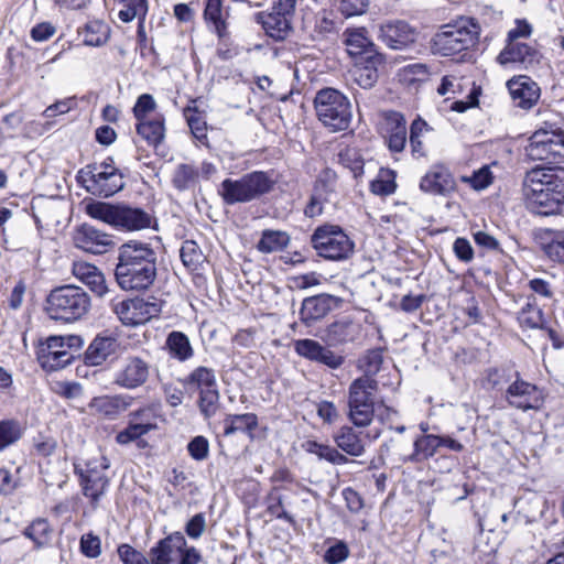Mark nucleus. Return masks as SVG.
I'll return each instance as SVG.
<instances>
[{"label":"nucleus","instance_id":"24","mask_svg":"<svg viewBox=\"0 0 564 564\" xmlns=\"http://www.w3.org/2000/svg\"><path fill=\"white\" fill-rule=\"evenodd\" d=\"M338 305V299L328 294H318L306 297L300 310L301 321L310 326L324 318L332 310Z\"/></svg>","mask_w":564,"mask_h":564},{"label":"nucleus","instance_id":"40","mask_svg":"<svg viewBox=\"0 0 564 564\" xmlns=\"http://www.w3.org/2000/svg\"><path fill=\"white\" fill-rule=\"evenodd\" d=\"M541 246L552 261L564 263V231L545 230L541 237Z\"/></svg>","mask_w":564,"mask_h":564},{"label":"nucleus","instance_id":"29","mask_svg":"<svg viewBox=\"0 0 564 564\" xmlns=\"http://www.w3.org/2000/svg\"><path fill=\"white\" fill-rule=\"evenodd\" d=\"M438 435L422 434L413 440V449L409 454H400V460L406 463H423L433 457L438 449Z\"/></svg>","mask_w":564,"mask_h":564},{"label":"nucleus","instance_id":"58","mask_svg":"<svg viewBox=\"0 0 564 564\" xmlns=\"http://www.w3.org/2000/svg\"><path fill=\"white\" fill-rule=\"evenodd\" d=\"M460 181L476 191H482L492 184L494 174L488 165H484L470 176H462Z\"/></svg>","mask_w":564,"mask_h":564},{"label":"nucleus","instance_id":"47","mask_svg":"<svg viewBox=\"0 0 564 564\" xmlns=\"http://www.w3.org/2000/svg\"><path fill=\"white\" fill-rule=\"evenodd\" d=\"M109 460L104 455H98L88 459L83 464H75V473L79 475V477L86 478H107L106 470L109 468Z\"/></svg>","mask_w":564,"mask_h":564},{"label":"nucleus","instance_id":"27","mask_svg":"<svg viewBox=\"0 0 564 564\" xmlns=\"http://www.w3.org/2000/svg\"><path fill=\"white\" fill-rule=\"evenodd\" d=\"M72 272L76 279L86 284L97 296L101 297L108 293L106 279L94 264L85 261H74Z\"/></svg>","mask_w":564,"mask_h":564},{"label":"nucleus","instance_id":"17","mask_svg":"<svg viewBox=\"0 0 564 564\" xmlns=\"http://www.w3.org/2000/svg\"><path fill=\"white\" fill-rule=\"evenodd\" d=\"M73 239L77 248L94 254L106 253L113 246L110 235L87 224L76 229Z\"/></svg>","mask_w":564,"mask_h":564},{"label":"nucleus","instance_id":"31","mask_svg":"<svg viewBox=\"0 0 564 564\" xmlns=\"http://www.w3.org/2000/svg\"><path fill=\"white\" fill-rule=\"evenodd\" d=\"M151 216L141 208L119 205L116 227L126 230H141L151 226Z\"/></svg>","mask_w":564,"mask_h":564},{"label":"nucleus","instance_id":"2","mask_svg":"<svg viewBox=\"0 0 564 564\" xmlns=\"http://www.w3.org/2000/svg\"><path fill=\"white\" fill-rule=\"evenodd\" d=\"M115 275L122 290H147L156 278V252L149 243H123L119 248Z\"/></svg>","mask_w":564,"mask_h":564},{"label":"nucleus","instance_id":"8","mask_svg":"<svg viewBox=\"0 0 564 564\" xmlns=\"http://www.w3.org/2000/svg\"><path fill=\"white\" fill-rule=\"evenodd\" d=\"M480 26L473 18H460L455 23L442 26L433 37V50L443 56H449L473 46L479 36Z\"/></svg>","mask_w":564,"mask_h":564},{"label":"nucleus","instance_id":"59","mask_svg":"<svg viewBox=\"0 0 564 564\" xmlns=\"http://www.w3.org/2000/svg\"><path fill=\"white\" fill-rule=\"evenodd\" d=\"M518 321L521 326L527 328H538L543 324L542 311L531 303H528L518 314Z\"/></svg>","mask_w":564,"mask_h":564},{"label":"nucleus","instance_id":"53","mask_svg":"<svg viewBox=\"0 0 564 564\" xmlns=\"http://www.w3.org/2000/svg\"><path fill=\"white\" fill-rule=\"evenodd\" d=\"M80 486L85 497L89 498L93 503H97L104 496L108 485V478H89V476L79 477Z\"/></svg>","mask_w":564,"mask_h":564},{"label":"nucleus","instance_id":"64","mask_svg":"<svg viewBox=\"0 0 564 564\" xmlns=\"http://www.w3.org/2000/svg\"><path fill=\"white\" fill-rule=\"evenodd\" d=\"M118 555L124 564H152L141 552L128 544L118 547Z\"/></svg>","mask_w":564,"mask_h":564},{"label":"nucleus","instance_id":"57","mask_svg":"<svg viewBox=\"0 0 564 564\" xmlns=\"http://www.w3.org/2000/svg\"><path fill=\"white\" fill-rule=\"evenodd\" d=\"M431 72L425 64L415 63L403 67L400 72L401 80L408 85L424 83L430 78Z\"/></svg>","mask_w":564,"mask_h":564},{"label":"nucleus","instance_id":"34","mask_svg":"<svg viewBox=\"0 0 564 564\" xmlns=\"http://www.w3.org/2000/svg\"><path fill=\"white\" fill-rule=\"evenodd\" d=\"M228 17L229 8H224L223 0H206L204 19L220 39L227 35Z\"/></svg>","mask_w":564,"mask_h":564},{"label":"nucleus","instance_id":"63","mask_svg":"<svg viewBox=\"0 0 564 564\" xmlns=\"http://www.w3.org/2000/svg\"><path fill=\"white\" fill-rule=\"evenodd\" d=\"M191 457L195 460H204L209 454V444L204 436H195L187 445Z\"/></svg>","mask_w":564,"mask_h":564},{"label":"nucleus","instance_id":"6","mask_svg":"<svg viewBox=\"0 0 564 564\" xmlns=\"http://www.w3.org/2000/svg\"><path fill=\"white\" fill-rule=\"evenodd\" d=\"M274 184V180L268 172L253 171L238 180H224L220 184L219 195L227 205L249 203L270 193Z\"/></svg>","mask_w":564,"mask_h":564},{"label":"nucleus","instance_id":"60","mask_svg":"<svg viewBox=\"0 0 564 564\" xmlns=\"http://www.w3.org/2000/svg\"><path fill=\"white\" fill-rule=\"evenodd\" d=\"M326 195V185L324 183H316L314 193L304 210L307 217H317L323 213L324 202L327 200Z\"/></svg>","mask_w":564,"mask_h":564},{"label":"nucleus","instance_id":"12","mask_svg":"<svg viewBox=\"0 0 564 564\" xmlns=\"http://www.w3.org/2000/svg\"><path fill=\"white\" fill-rule=\"evenodd\" d=\"M78 336H52L37 349V360L47 371L59 370L72 362L74 354L72 347L80 345Z\"/></svg>","mask_w":564,"mask_h":564},{"label":"nucleus","instance_id":"16","mask_svg":"<svg viewBox=\"0 0 564 564\" xmlns=\"http://www.w3.org/2000/svg\"><path fill=\"white\" fill-rule=\"evenodd\" d=\"M505 398L510 406L522 411L536 410L543 402L539 389L534 384L520 379L519 373L507 387Z\"/></svg>","mask_w":564,"mask_h":564},{"label":"nucleus","instance_id":"56","mask_svg":"<svg viewBox=\"0 0 564 564\" xmlns=\"http://www.w3.org/2000/svg\"><path fill=\"white\" fill-rule=\"evenodd\" d=\"M383 361L380 349L368 350L358 361V368L364 372L362 377L373 378L380 371Z\"/></svg>","mask_w":564,"mask_h":564},{"label":"nucleus","instance_id":"42","mask_svg":"<svg viewBox=\"0 0 564 564\" xmlns=\"http://www.w3.org/2000/svg\"><path fill=\"white\" fill-rule=\"evenodd\" d=\"M302 447L310 454L316 455L319 459H324L334 465H344L349 462L348 457L337 451V448L318 443L316 441H306Z\"/></svg>","mask_w":564,"mask_h":564},{"label":"nucleus","instance_id":"55","mask_svg":"<svg viewBox=\"0 0 564 564\" xmlns=\"http://www.w3.org/2000/svg\"><path fill=\"white\" fill-rule=\"evenodd\" d=\"M184 117L187 121V124L194 134V137L198 140H203L206 138V122L203 116L198 112L195 100H192L191 105L184 108Z\"/></svg>","mask_w":564,"mask_h":564},{"label":"nucleus","instance_id":"39","mask_svg":"<svg viewBox=\"0 0 564 564\" xmlns=\"http://www.w3.org/2000/svg\"><path fill=\"white\" fill-rule=\"evenodd\" d=\"M336 445L350 456H361L365 453L362 440L354 427L341 426L334 436Z\"/></svg>","mask_w":564,"mask_h":564},{"label":"nucleus","instance_id":"54","mask_svg":"<svg viewBox=\"0 0 564 564\" xmlns=\"http://www.w3.org/2000/svg\"><path fill=\"white\" fill-rule=\"evenodd\" d=\"M183 264L191 271L198 270L204 262V254L194 241H185L180 250Z\"/></svg>","mask_w":564,"mask_h":564},{"label":"nucleus","instance_id":"3","mask_svg":"<svg viewBox=\"0 0 564 564\" xmlns=\"http://www.w3.org/2000/svg\"><path fill=\"white\" fill-rule=\"evenodd\" d=\"M45 310L52 319L73 323L89 312L90 297L79 286H57L47 295Z\"/></svg>","mask_w":564,"mask_h":564},{"label":"nucleus","instance_id":"48","mask_svg":"<svg viewBox=\"0 0 564 564\" xmlns=\"http://www.w3.org/2000/svg\"><path fill=\"white\" fill-rule=\"evenodd\" d=\"M290 242L286 232L280 230H264L257 248L261 252L271 253L285 248Z\"/></svg>","mask_w":564,"mask_h":564},{"label":"nucleus","instance_id":"7","mask_svg":"<svg viewBox=\"0 0 564 564\" xmlns=\"http://www.w3.org/2000/svg\"><path fill=\"white\" fill-rule=\"evenodd\" d=\"M316 116L322 124L332 132L349 128L352 118L351 104L339 90L321 89L314 99Z\"/></svg>","mask_w":564,"mask_h":564},{"label":"nucleus","instance_id":"32","mask_svg":"<svg viewBox=\"0 0 564 564\" xmlns=\"http://www.w3.org/2000/svg\"><path fill=\"white\" fill-rule=\"evenodd\" d=\"M129 420L137 424L145 435L159 429V422L164 421L161 405L159 403H150L129 413Z\"/></svg>","mask_w":564,"mask_h":564},{"label":"nucleus","instance_id":"51","mask_svg":"<svg viewBox=\"0 0 564 564\" xmlns=\"http://www.w3.org/2000/svg\"><path fill=\"white\" fill-rule=\"evenodd\" d=\"M267 502V512L280 520H284L290 524H294L295 520L292 514H290L285 508L283 502V497L279 494V488L273 487L265 497Z\"/></svg>","mask_w":564,"mask_h":564},{"label":"nucleus","instance_id":"18","mask_svg":"<svg viewBox=\"0 0 564 564\" xmlns=\"http://www.w3.org/2000/svg\"><path fill=\"white\" fill-rule=\"evenodd\" d=\"M383 55L378 51H368L367 56L354 59L355 82L365 89L372 88L379 78V69L383 67Z\"/></svg>","mask_w":564,"mask_h":564},{"label":"nucleus","instance_id":"11","mask_svg":"<svg viewBox=\"0 0 564 564\" xmlns=\"http://www.w3.org/2000/svg\"><path fill=\"white\" fill-rule=\"evenodd\" d=\"M525 154L533 161L560 164L564 161V132L562 130H536L529 139Z\"/></svg>","mask_w":564,"mask_h":564},{"label":"nucleus","instance_id":"25","mask_svg":"<svg viewBox=\"0 0 564 564\" xmlns=\"http://www.w3.org/2000/svg\"><path fill=\"white\" fill-rule=\"evenodd\" d=\"M133 402L128 394L100 395L93 398L88 404L89 410L109 420H115L127 411Z\"/></svg>","mask_w":564,"mask_h":564},{"label":"nucleus","instance_id":"35","mask_svg":"<svg viewBox=\"0 0 564 564\" xmlns=\"http://www.w3.org/2000/svg\"><path fill=\"white\" fill-rule=\"evenodd\" d=\"M137 132L149 145L158 147L165 137L164 118L156 116L138 121Z\"/></svg>","mask_w":564,"mask_h":564},{"label":"nucleus","instance_id":"1","mask_svg":"<svg viewBox=\"0 0 564 564\" xmlns=\"http://www.w3.org/2000/svg\"><path fill=\"white\" fill-rule=\"evenodd\" d=\"M523 195L527 208L542 216L555 215L564 206V170L536 166L525 173Z\"/></svg>","mask_w":564,"mask_h":564},{"label":"nucleus","instance_id":"37","mask_svg":"<svg viewBox=\"0 0 564 564\" xmlns=\"http://www.w3.org/2000/svg\"><path fill=\"white\" fill-rule=\"evenodd\" d=\"M357 325L348 319L332 323L324 333L323 339L329 345L336 346L355 339Z\"/></svg>","mask_w":564,"mask_h":564},{"label":"nucleus","instance_id":"61","mask_svg":"<svg viewBox=\"0 0 564 564\" xmlns=\"http://www.w3.org/2000/svg\"><path fill=\"white\" fill-rule=\"evenodd\" d=\"M156 108V102L152 95L142 94L138 97L135 105L133 107V115L138 121L150 119L149 113L154 111Z\"/></svg>","mask_w":564,"mask_h":564},{"label":"nucleus","instance_id":"46","mask_svg":"<svg viewBox=\"0 0 564 564\" xmlns=\"http://www.w3.org/2000/svg\"><path fill=\"white\" fill-rule=\"evenodd\" d=\"M198 180L199 170L194 164L183 163L175 167L172 182L177 189L185 191L194 187Z\"/></svg>","mask_w":564,"mask_h":564},{"label":"nucleus","instance_id":"23","mask_svg":"<svg viewBox=\"0 0 564 564\" xmlns=\"http://www.w3.org/2000/svg\"><path fill=\"white\" fill-rule=\"evenodd\" d=\"M514 105L522 109L532 108L540 98V87L528 76L513 77L507 83Z\"/></svg>","mask_w":564,"mask_h":564},{"label":"nucleus","instance_id":"33","mask_svg":"<svg viewBox=\"0 0 564 564\" xmlns=\"http://www.w3.org/2000/svg\"><path fill=\"white\" fill-rule=\"evenodd\" d=\"M347 53L354 59L367 56L368 51H377L375 44L368 39L365 28L348 29L344 33Z\"/></svg>","mask_w":564,"mask_h":564},{"label":"nucleus","instance_id":"22","mask_svg":"<svg viewBox=\"0 0 564 564\" xmlns=\"http://www.w3.org/2000/svg\"><path fill=\"white\" fill-rule=\"evenodd\" d=\"M186 540L180 532H175L159 541L150 551L152 564H174L182 555Z\"/></svg>","mask_w":564,"mask_h":564},{"label":"nucleus","instance_id":"41","mask_svg":"<svg viewBox=\"0 0 564 564\" xmlns=\"http://www.w3.org/2000/svg\"><path fill=\"white\" fill-rule=\"evenodd\" d=\"M115 2L121 7L118 18L122 22L128 23L138 19L139 26H142L148 13V0H115Z\"/></svg>","mask_w":564,"mask_h":564},{"label":"nucleus","instance_id":"4","mask_svg":"<svg viewBox=\"0 0 564 564\" xmlns=\"http://www.w3.org/2000/svg\"><path fill=\"white\" fill-rule=\"evenodd\" d=\"M76 178L88 193L100 197H110L124 187L123 174L112 158L82 167Z\"/></svg>","mask_w":564,"mask_h":564},{"label":"nucleus","instance_id":"26","mask_svg":"<svg viewBox=\"0 0 564 564\" xmlns=\"http://www.w3.org/2000/svg\"><path fill=\"white\" fill-rule=\"evenodd\" d=\"M538 52L530 45L521 42L509 41L507 46L498 55L501 65H518L528 69L538 63Z\"/></svg>","mask_w":564,"mask_h":564},{"label":"nucleus","instance_id":"38","mask_svg":"<svg viewBox=\"0 0 564 564\" xmlns=\"http://www.w3.org/2000/svg\"><path fill=\"white\" fill-rule=\"evenodd\" d=\"M224 435L230 436L237 432L248 433L252 436L258 427V416L254 413L227 414L223 421Z\"/></svg>","mask_w":564,"mask_h":564},{"label":"nucleus","instance_id":"21","mask_svg":"<svg viewBox=\"0 0 564 564\" xmlns=\"http://www.w3.org/2000/svg\"><path fill=\"white\" fill-rule=\"evenodd\" d=\"M384 140L391 152L400 153L404 150L408 140L406 120L397 111L387 112L383 123Z\"/></svg>","mask_w":564,"mask_h":564},{"label":"nucleus","instance_id":"10","mask_svg":"<svg viewBox=\"0 0 564 564\" xmlns=\"http://www.w3.org/2000/svg\"><path fill=\"white\" fill-rule=\"evenodd\" d=\"M311 245L316 253L327 260L340 261L354 253V241L337 225L318 226L311 236Z\"/></svg>","mask_w":564,"mask_h":564},{"label":"nucleus","instance_id":"43","mask_svg":"<svg viewBox=\"0 0 564 564\" xmlns=\"http://www.w3.org/2000/svg\"><path fill=\"white\" fill-rule=\"evenodd\" d=\"M510 367H494L485 371L484 386L487 389L501 391L511 383L517 376Z\"/></svg>","mask_w":564,"mask_h":564},{"label":"nucleus","instance_id":"28","mask_svg":"<svg viewBox=\"0 0 564 564\" xmlns=\"http://www.w3.org/2000/svg\"><path fill=\"white\" fill-rule=\"evenodd\" d=\"M120 344L112 336H97L90 343L85 352V364L88 366H100L109 357L115 356Z\"/></svg>","mask_w":564,"mask_h":564},{"label":"nucleus","instance_id":"19","mask_svg":"<svg viewBox=\"0 0 564 564\" xmlns=\"http://www.w3.org/2000/svg\"><path fill=\"white\" fill-rule=\"evenodd\" d=\"M297 355L308 360L323 364L332 369H337L344 364V357L335 354L314 339H299L294 343Z\"/></svg>","mask_w":564,"mask_h":564},{"label":"nucleus","instance_id":"52","mask_svg":"<svg viewBox=\"0 0 564 564\" xmlns=\"http://www.w3.org/2000/svg\"><path fill=\"white\" fill-rule=\"evenodd\" d=\"M24 535L32 540L37 547L46 545L52 535V529L46 519L34 520L25 530Z\"/></svg>","mask_w":564,"mask_h":564},{"label":"nucleus","instance_id":"49","mask_svg":"<svg viewBox=\"0 0 564 564\" xmlns=\"http://www.w3.org/2000/svg\"><path fill=\"white\" fill-rule=\"evenodd\" d=\"M23 432L22 424L15 419L0 421V452L15 444L22 437Z\"/></svg>","mask_w":564,"mask_h":564},{"label":"nucleus","instance_id":"9","mask_svg":"<svg viewBox=\"0 0 564 564\" xmlns=\"http://www.w3.org/2000/svg\"><path fill=\"white\" fill-rule=\"evenodd\" d=\"M184 388L191 393H198L197 404L205 419L214 416L219 408V390L213 368L198 366L183 380Z\"/></svg>","mask_w":564,"mask_h":564},{"label":"nucleus","instance_id":"13","mask_svg":"<svg viewBox=\"0 0 564 564\" xmlns=\"http://www.w3.org/2000/svg\"><path fill=\"white\" fill-rule=\"evenodd\" d=\"M419 187L429 195L449 197L457 191V183L447 165L434 163L421 177Z\"/></svg>","mask_w":564,"mask_h":564},{"label":"nucleus","instance_id":"20","mask_svg":"<svg viewBox=\"0 0 564 564\" xmlns=\"http://www.w3.org/2000/svg\"><path fill=\"white\" fill-rule=\"evenodd\" d=\"M416 30L404 21H391L379 30L381 41L393 50H402L415 42Z\"/></svg>","mask_w":564,"mask_h":564},{"label":"nucleus","instance_id":"50","mask_svg":"<svg viewBox=\"0 0 564 564\" xmlns=\"http://www.w3.org/2000/svg\"><path fill=\"white\" fill-rule=\"evenodd\" d=\"M118 209L119 205H111L105 202H91L86 205V213L88 216L115 227Z\"/></svg>","mask_w":564,"mask_h":564},{"label":"nucleus","instance_id":"14","mask_svg":"<svg viewBox=\"0 0 564 564\" xmlns=\"http://www.w3.org/2000/svg\"><path fill=\"white\" fill-rule=\"evenodd\" d=\"M111 308L120 322L127 326L144 324L158 313L156 304L139 297L112 301Z\"/></svg>","mask_w":564,"mask_h":564},{"label":"nucleus","instance_id":"44","mask_svg":"<svg viewBox=\"0 0 564 564\" xmlns=\"http://www.w3.org/2000/svg\"><path fill=\"white\" fill-rule=\"evenodd\" d=\"M80 34L86 45L100 46L108 41L110 28L104 21L93 20L85 24Z\"/></svg>","mask_w":564,"mask_h":564},{"label":"nucleus","instance_id":"36","mask_svg":"<svg viewBox=\"0 0 564 564\" xmlns=\"http://www.w3.org/2000/svg\"><path fill=\"white\" fill-rule=\"evenodd\" d=\"M165 346L170 357L180 362L187 361L194 356L189 338L182 332H171L166 337Z\"/></svg>","mask_w":564,"mask_h":564},{"label":"nucleus","instance_id":"30","mask_svg":"<svg viewBox=\"0 0 564 564\" xmlns=\"http://www.w3.org/2000/svg\"><path fill=\"white\" fill-rule=\"evenodd\" d=\"M254 20L262 25L269 36L275 40H284L291 31L293 22L272 9L271 12L256 13Z\"/></svg>","mask_w":564,"mask_h":564},{"label":"nucleus","instance_id":"15","mask_svg":"<svg viewBox=\"0 0 564 564\" xmlns=\"http://www.w3.org/2000/svg\"><path fill=\"white\" fill-rule=\"evenodd\" d=\"M150 377V365L139 356L124 358L113 376V383L127 390L143 386Z\"/></svg>","mask_w":564,"mask_h":564},{"label":"nucleus","instance_id":"62","mask_svg":"<svg viewBox=\"0 0 564 564\" xmlns=\"http://www.w3.org/2000/svg\"><path fill=\"white\" fill-rule=\"evenodd\" d=\"M349 556V549L344 541H337L334 545L327 549L324 554V561L327 564H338L344 562Z\"/></svg>","mask_w":564,"mask_h":564},{"label":"nucleus","instance_id":"5","mask_svg":"<svg viewBox=\"0 0 564 564\" xmlns=\"http://www.w3.org/2000/svg\"><path fill=\"white\" fill-rule=\"evenodd\" d=\"M379 383L375 378L359 377L351 381L347 397V416L357 427H367L371 424L376 404L379 403L377 394Z\"/></svg>","mask_w":564,"mask_h":564},{"label":"nucleus","instance_id":"45","mask_svg":"<svg viewBox=\"0 0 564 564\" xmlns=\"http://www.w3.org/2000/svg\"><path fill=\"white\" fill-rule=\"evenodd\" d=\"M431 130L430 126L421 117L414 119L410 126L409 143L413 156L424 158L426 155V149L423 142V138L426 132Z\"/></svg>","mask_w":564,"mask_h":564}]
</instances>
